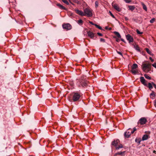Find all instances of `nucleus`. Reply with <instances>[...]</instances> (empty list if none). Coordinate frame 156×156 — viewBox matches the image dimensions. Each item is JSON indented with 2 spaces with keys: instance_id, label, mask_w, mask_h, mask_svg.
<instances>
[{
  "instance_id": "23",
  "label": "nucleus",
  "mask_w": 156,
  "mask_h": 156,
  "mask_svg": "<svg viewBox=\"0 0 156 156\" xmlns=\"http://www.w3.org/2000/svg\"><path fill=\"white\" fill-rule=\"evenodd\" d=\"M150 98L152 99H154V98H152L151 96L154 97L155 96V94L154 92L153 91H152V93L150 94Z\"/></svg>"
},
{
  "instance_id": "14",
  "label": "nucleus",
  "mask_w": 156,
  "mask_h": 156,
  "mask_svg": "<svg viewBox=\"0 0 156 156\" xmlns=\"http://www.w3.org/2000/svg\"><path fill=\"white\" fill-rule=\"evenodd\" d=\"M130 72L133 75H135L139 73V72L137 70L131 69Z\"/></svg>"
},
{
  "instance_id": "21",
  "label": "nucleus",
  "mask_w": 156,
  "mask_h": 156,
  "mask_svg": "<svg viewBox=\"0 0 156 156\" xmlns=\"http://www.w3.org/2000/svg\"><path fill=\"white\" fill-rule=\"evenodd\" d=\"M125 152V151H124L122 152H118L116 153L115 154V155H124V154Z\"/></svg>"
},
{
  "instance_id": "2",
  "label": "nucleus",
  "mask_w": 156,
  "mask_h": 156,
  "mask_svg": "<svg viewBox=\"0 0 156 156\" xmlns=\"http://www.w3.org/2000/svg\"><path fill=\"white\" fill-rule=\"evenodd\" d=\"M140 80L141 83L144 86L148 87L150 90H151L153 88V87L151 83H148V84H147V81L143 77H140Z\"/></svg>"
},
{
  "instance_id": "37",
  "label": "nucleus",
  "mask_w": 156,
  "mask_h": 156,
  "mask_svg": "<svg viewBox=\"0 0 156 156\" xmlns=\"http://www.w3.org/2000/svg\"><path fill=\"white\" fill-rule=\"evenodd\" d=\"M109 13L110 14V15L113 18H115V17L114 16V15L112 14V13L110 11H109Z\"/></svg>"
},
{
  "instance_id": "7",
  "label": "nucleus",
  "mask_w": 156,
  "mask_h": 156,
  "mask_svg": "<svg viewBox=\"0 0 156 156\" xmlns=\"http://www.w3.org/2000/svg\"><path fill=\"white\" fill-rule=\"evenodd\" d=\"M126 38L127 40L128 41L129 43L133 42V37L129 34H127L126 35Z\"/></svg>"
},
{
  "instance_id": "43",
  "label": "nucleus",
  "mask_w": 156,
  "mask_h": 156,
  "mask_svg": "<svg viewBox=\"0 0 156 156\" xmlns=\"http://www.w3.org/2000/svg\"><path fill=\"white\" fill-rule=\"evenodd\" d=\"M132 20H133V21H135V22H137V20H136V19H135V18H133L132 19Z\"/></svg>"
},
{
  "instance_id": "4",
  "label": "nucleus",
  "mask_w": 156,
  "mask_h": 156,
  "mask_svg": "<svg viewBox=\"0 0 156 156\" xmlns=\"http://www.w3.org/2000/svg\"><path fill=\"white\" fill-rule=\"evenodd\" d=\"M72 100L74 102L78 101L80 97V96L79 93L74 92L72 93Z\"/></svg>"
},
{
  "instance_id": "20",
  "label": "nucleus",
  "mask_w": 156,
  "mask_h": 156,
  "mask_svg": "<svg viewBox=\"0 0 156 156\" xmlns=\"http://www.w3.org/2000/svg\"><path fill=\"white\" fill-rule=\"evenodd\" d=\"M134 48L138 51L139 52H140L141 51H140V48H139V47L138 46V45H135L134 46Z\"/></svg>"
},
{
  "instance_id": "13",
  "label": "nucleus",
  "mask_w": 156,
  "mask_h": 156,
  "mask_svg": "<svg viewBox=\"0 0 156 156\" xmlns=\"http://www.w3.org/2000/svg\"><path fill=\"white\" fill-rule=\"evenodd\" d=\"M87 34L88 36L91 38L93 39L94 37V33L90 31H88L87 32Z\"/></svg>"
},
{
  "instance_id": "22",
  "label": "nucleus",
  "mask_w": 156,
  "mask_h": 156,
  "mask_svg": "<svg viewBox=\"0 0 156 156\" xmlns=\"http://www.w3.org/2000/svg\"><path fill=\"white\" fill-rule=\"evenodd\" d=\"M114 33L116 35V36L119 38H121V36L120 34L118 32L114 31Z\"/></svg>"
},
{
  "instance_id": "44",
  "label": "nucleus",
  "mask_w": 156,
  "mask_h": 156,
  "mask_svg": "<svg viewBox=\"0 0 156 156\" xmlns=\"http://www.w3.org/2000/svg\"><path fill=\"white\" fill-rule=\"evenodd\" d=\"M121 40L122 41H123V42H124V43H126V42L125 41V40H124V39H122V38H121Z\"/></svg>"
},
{
  "instance_id": "1",
  "label": "nucleus",
  "mask_w": 156,
  "mask_h": 156,
  "mask_svg": "<svg viewBox=\"0 0 156 156\" xmlns=\"http://www.w3.org/2000/svg\"><path fill=\"white\" fill-rule=\"evenodd\" d=\"M85 76H82L78 80L77 85L79 87L81 86L82 87H86L88 86V81L86 79Z\"/></svg>"
},
{
  "instance_id": "53",
  "label": "nucleus",
  "mask_w": 156,
  "mask_h": 156,
  "mask_svg": "<svg viewBox=\"0 0 156 156\" xmlns=\"http://www.w3.org/2000/svg\"><path fill=\"white\" fill-rule=\"evenodd\" d=\"M70 2V3H71L72 5H74V4H73V2Z\"/></svg>"
},
{
  "instance_id": "29",
  "label": "nucleus",
  "mask_w": 156,
  "mask_h": 156,
  "mask_svg": "<svg viewBox=\"0 0 156 156\" xmlns=\"http://www.w3.org/2000/svg\"><path fill=\"white\" fill-rule=\"evenodd\" d=\"M145 50L147 52L149 55H151V52L150 51L149 49L147 48H145Z\"/></svg>"
},
{
  "instance_id": "36",
  "label": "nucleus",
  "mask_w": 156,
  "mask_h": 156,
  "mask_svg": "<svg viewBox=\"0 0 156 156\" xmlns=\"http://www.w3.org/2000/svg\"><path fill=\"white\" fill-rule=\"evenodd\" d=\"M136 130V129L135 127H134L133 128V130H131V133H133Z\"/></svg>"
},
{
  "instance_id": "48",
  "label": "nucleus",
  "mask_w": 156,
  "mask_h": 156,
  "mask_svg": "<svg viewBox=\"0 0 156 156\" xmlns=\"http://www.w3.org/2000/svg\"><path fill=\"white\" fill-rule=\"evenodd\" d=\"M153 86L156 89V85L155 84H154Z\"/></svg>"
},
{
  "instance_id": "39",
  "label": "nucleus",
  "mask_w": 156,
  "mask_h": 156,
  "mask_svg": "<svg viewBox=\"0 0 156 156\" xmlns=\"http://www.w3.org/2000/svg\"><path fill=\"white\" fill-rule=\"evenodd\" d=\"M117 52L119 54L121 55L122 56H123V55H122V53L121 52H120V51H117Z\"/></svg>"
},
{
  "instance_id": "25",
  "label": "nucleus",
  "mask_w": 156,
  "mask_h": 156,
  "mask_svg": "<svg viewBox=\"0 0 156 156\" xmlns=\"http://www.w3.org/2000/svg\"><path fill=\"white\" fill-rule=\"evenodd\" d=\"M77 23L80 25H82L83 24V21L81 19H80L78 20L77 21Z\"/></svg>"
},
{
  "instance_id": "12",
  "label": "nucleus",
  "mask_w": 156,
  "mask_h": 156,
  "mask_svg": "<svg viewBox=\"0 0 156 156\" xmlns=\"http://www.w3.org/2000/svg\"><path fill=\"white\" fill-rule=\"evenodd\" d=\"M131 134H132L131 131L130 132L129 131H126L124 133V136L125 138H128L130 137Z\"/></svg>"
},
{
  "instance_id": "15",
  "label": "nucleus",
  "mask_w": 156,
  "mask_h": 156,
  "mask_svg": "<svg viewBox=\"0 0 156 156\" xmlns=\"http://www.w3.org/2000/svg\"><path fill=\"white\" fill-rule=\"evenodd\" d=\"M148 138V136L147 134H144L142 137V140L143 141L147 140Z\"/></svg>"
},
{
  "instance_id": "10",
  "label": "nucleus",
  "mask_w": 156,
  "mask_h": 156,
  "mask_svg": "<svg viewBox=\"0 0 156 156\" xmlns=\"http://www.w3.org/2000/svg\"><path fill=\"white\" fill-rule=\"evenodd\" d=\"M74 11L77 14L81 16H85V14L84 13V12L81 10H80L77 9H75Z\"/></svg>"
},
{
  "instance_id": "3",
  "label": "nucleus",
  "mask_w": 156,
  "mask_h": 156,
  "mask_svg": "<svg viewBox=\"0 0 156 156\" xmlns=\"http://www.w3.org/2000/svg\"><path fill=\"white\" fill-rule=\"evenodd\" d=\"M146 62L144 63L143 62L142 68L144 72H146V69H148V72L150 71L151 70V65L150 63L149 62L146 61Z\"/></svg>"
},
{
  "instance_id": "33",
  "label": "nucleus",
  "mask_w": 156,
  "mask_h": 156,
  "mask_svg": "<svg viewBox=\"0 0 156 156\" xmlns=\"http://www.w3.org/2000/svg\"><path fill=\"white\" fill-rule=\"evenodd\" d=\"M98 1H96L95 2V7L96 8H97L98 6Z\"/></svg>"
},
{
  "instance_id": "32",
  "label": "nucleus",
  "mask_w": 156,
  "mask_h": 156,
  "mask_svg": "<svg viewBox=\"0 0 156 156\" xmlns=\"http://www.w3.org/2000/svg\"><path fill=\"white\" fill-rule=\"evenodd\" d=\"M64 3L68 5L69 4V3L66 0H61Z\"/></svg>"
},
{
  "instance_id": "35",
  "label": "nucleus",
  "mask_w": 156,
  "mask_h": 156,
  "mask_svg": "<svg viewBox=\"0 0 156 156\" xmlns=\"http://www.w3.org/2000/svg\"><path fill=\"white\" fill-rule=\"evenodd\" d=\"M126 3H129L132 1V0H124Z\"/></svg>"
},
{
  "instance_id": "24",
  "label": "nucleus",
  "mask_w": 156,
  "mask_h": 156,
  "mask_svg": "<svg viewBox=\"0 0 156 156\" xmlns=\"http://www.w3.org/2000/svg\"><path fill=\"white\" fill-rule=\"evenodd\" d=\"M141 4L142 5L143 8L144 9L145 11H147V8L146 5L144 4L143 2H141Z\"/></svg>"
},
{
  "instance_id": "52",
  "label": "nucleus",
  "mask_w": 156,
  "mask_h": 156,
  "mask_svg": "<svg viewBox=\"0 0 156 156\" xmlns=\"http://www.w3.org/2000/svg\"><path fill=\"white\" fill-rule=\"evenodd\" d=\"M108 29H109V30H112V28L111 27H110V28H109Z\"/></svg>"
},
{
  "instance_id": "27",
  "label": "nucleus",
  "mask_w": 156,
  "mask_h": 156,
  "mask_svg": "<svg viewBox=\"0 0 156 156\" xmlns=\"http://www.w3.org/2000/svg\"><path fill=\"white\" fill-rule=\"evenodd\" d=\"M122 147H123L122 145V144H120L118 146H117V147L116 148V150H119L120 148H122Z\"/></svg>"
},
{
  "instance_id": "18",
  "label": "nucleus",
  "mask_w": 156,
  "mask_h": 156,
  "mask_svg": "<svg viewBox=\"0 0 156 156\" xmlns=\"http://www.w3.org/2000/svg\"><path fill=\"white\" fill-rule=\"evenodd\" d=\"M129 10L133 11L135 8V7L134 5H129L128 6Z\"/></svg>"
},
{
  "instance_id": "9",
  "label": "nucleus",
  "mask_w": 156,
  "mask_h": 156,
  "mask_svg": "<svg viewBox=\"0 0 156 156\" xmlns=\"http://www.w3.org/2000/svg\"><path fill=\"white\" fill-rule=\"evenodd\" d=\"M62 27L63 29H66L67 30H70L71 29V26L69 23L63 24Z\"/></svg>"
},
{
  "instance_id": "11",
  "label": "nucleus",
  "mask_w": 156,
  "mask_h": 156,
  "mask_svg": "<svg viewBox=\"0 0 156 156\" xmlns=\"http://www.w3.org/2000/svg\"><path fill=\"white\" fill-rule=\"evenodd\" d=\"M112 5L114 9L119 12L121 11V9L120 8L119 6L116 4H114L113 2L112 4Z\"/></svg>"
},
{
  "instance_id": "41",
  "label": "nucleus",
  "mask_w": 156,
  "mask_h": 156,
  "mask_svg": "<svg viewBox=\"0 0 156 156\" xmlns=\"http://www.w3.org/2000/svg\"><path fill=\"white\" fill-rule=\"evenodd\" d=\"M97 34L100 36H102L103 35L102 34L99 32L97 33Z\"/></svg>"
},
{
  "instance_id": "8",
  "label": "nucleus",
  "mask_w": 156,
  "mask_h": 156,
  "mask_svg": "<svg viewBox=\"0 0 156 156\" xmlns=\"http://www.w3.org/2000/svg\"><path fill=\"white\" fill-rule=\"evenodd\" d=\"M119 142L120 140L119 139L114 140L112 142L111 145L112 146L115 147L116 148L118 144L119 143Z\"/></svg>"
},
{
  "instance_id": "28",
  "label": "nucleus",
  "mask_w": 156,
  "mask_h": 156,
  "mask_svg": "<svg viewBox=\"0 0 156 156\" xmlns=\"http://www.w3.org/2000/svg\"><path fill=\"white\" fill-rule=\"evenodd\" d=\"M144 76L145 78L148 80H151V77L149 76L147 74H145L144 75Z\"/></svg>"
},
{
  "instance_id": "38",
  "label": "nucleus",
  "mask_w": 156,
  "mask_h": 156,
  "mask_svg": "<svg viewBox=\"0 0 156 156\" xmlns=\"http://www.w3.org/2000/svg\"><path fill=\"white\" fill-rule=\"evenodd\" d=\"M100 41L101 42H105V39L102 38H100Z\"/></svg>"
},
{
  "instance_id": "54",
  "label": "nucleus",
  "mask_w": 156,
  "mask_h": 156,
  "mask_svg": "<svg viewBox=\"0 0 156 156\" xmlns=\"http://www.w3.org/2000/svg\"><path fill=\"white\" fill-rule=\"evenodd\" d=\"M156 152V151H153V153H155Z\"/></svg>"
},
{
  "instance_id": "47",
  "label": "nucleus",
  "mask_w": 156,
  "mask_h": 156,
  "mask_svg": "<svg viewBox=\"0 0 156 156\" xmlns=\"http://www.w3.org/2000/svg\"><path fill=\"white\" fill-rule=\"evenodd\" d=\"M89 23L93 25H94V24L92 22L90 21Z\"/></svg>"
},
{
  "instance_id": "50",
  "label": "nucleus",
  "mask_w": 156,
  "mask_h": 156,
  "mask_svg": "<svg viewBox=\"0 0 156 156\" xmlns=\"http://www.w3.org/2000/svg\"><path fill=\"white\" fill-rule=\"evenodd\" d=\"M105 29L106 30L108 29V27L107 26L106 27H105Z\"/></svg>"
},
{
  "instance_id": "31",
  "label": "nucleus",
  "mask_w": 156,
  "mask_h": 156,
  "mask_svg": "<svg viewBox=\"0 0 156 156\" xmlns=\"http://www.w3.org/2000/svg\"><path fill=\"white\" fill-rule=\"evenodd\" d=\"M136 32L137 34H143V32L140 31L138 29H137L136 30Z\"/></svg>"
},
{
  "instance_id": "45",
  "label": "nucleus",
  "mask_w": 156,
  "mask_h": 156,
  "mask_svg": "<svg viewBox=\"0 0 156 156\" xmlns=\"http://www.w3.org/2000/svg\"><path fill=\"white\" fill-rule=\"evenodd\" d=\"M154 105L155 107H156V100L154 101Z\"/></svg>"
},
{
  "instance_id": "49",
  "label": "nucleus",
  "mask_w": 156,
  "mask_h": 156,
  "mask_svg": "<svg viewBox=\"0 0 156 156\" xmlns=\"http://www.w3.org/2000/svg\"><path fill=\"white\" fill-rule=\"evenodd\" d=\"M151 83L152 84V85L153 86L154 84H155L154 83L152 82Z\"/></svg>"
},
{
  "instance_id": "46",
  "label": "nucleus",
  "mask_w": 156,
  "mask_h": 156,
  "mask_svg": "<svg viewBox=\"0 0 156 156\" xmlns=\"http://www.w3.org/2000/svg\"><path fill=\"white\" fill-rule=\"evenodd\" d=\"M120 41V39H116V41L118 42H119Z\"/></svg>"
},
{
  "instance_id": "5",
  "label": "nucleus",
  "mask_w": 156,
  "mask_h": 156,
  "mask_svg": "<svg viewBox=\"0 0 156 156\" xmlns=\"http://www.w3.org/2000/svg\"><path fill=\"white\" fill-rule=\"evenodd\" d=\"M84 13L85 16L88 17H91L93 15L92 10L88 8H86L84 10Z\"/></svg>"
},
{
  "instance_id": "34",
  "label": "nucleus",
  "mask_w": 156,
  "mask_h": 156,
  "mask_svg": "<svg viewBox=\"0 0 156 156\" xmlns=\"http://www.w3.org/2000/svg\"><path fill=\"white\" fill-rule=\"evenodd\" d=\"M155 19L154 18H153L152 19L150 20V22L151 23H153L155 21Z\"/></svg>"
},
{
  "instance_id": "51",
  "label": "nucleus",
  "mask_w": 156,
  "mask_h": 156,
  "mask_svg": "<svg viewBox=\"0 0 156 156\" xmlns=\"http://www.w3.org/2000/svg\"><path fill=\"white\" fill-rule=\"evenodd\" d=\"M125 19L126 20H128V19L127 18V17H125Z\"/></svg>"
},
{
  "instance_id": "30",
  "label": "nucleus",
  "mask_w": 156,
  "mask_h": 156,
  "mask_svg": "<svg viewBox=\"0 0 156 156\" xmlns=\"http://www.w3.org/2000/svg\"><path fill=\"white\" fill-rule=\"evenodd\" d=\"M94 25L96 26V27L98 28L99 29H100V30H102V28L100 26H99L97 24H94Z\"/></svg>"
},
{
  "instance_id": "42",
  "label": "nucleus",
  "mask_w": 156,
  "mask_h": 156,
  "mask_svg": "<svg viewBox=\"0 0 156 156\" xmlns=\"http://www.w3.org/2000/svg\"><path fill=\"white\" fill-rule=\"evenodd\" d=\"M149 59L151 60V61L152 62H153L154 61V60L151 57H150L149 58Z\"/></svg>"
},
{
  "instance_id": "6",
  "label": "nucleus",
  "mask_w": 156,
  "mask_h": 156,
  "mask_svg": "<svg viewBox=\"0 0 156 156\" xmlns=\"http://www.w3.org/2000/svg\"><path fill=\"white\" fill-rule=\"evenodd\" d=\"M147 122V119L145 117H142L137 122L138 124L140 123L141 125L145 124Z\"/></svg>"
},
{
  "instance_id": "19",
  "label": "nucleus",
  "mask_w": 156,
  "mask_h": 156,
  "mask_svg": "<svg viewBox=\"0 0 156 156\" xmlns=\"http://www.w3.org/2000/svg\"><path fill=\"white\" fill-rule=\"evenodd\" d=\"M137 68H138L137 65L136 63H134L132 67V69H135Z\"/></svg>"
},
{
  "instance_id": "55",
  "label": "nucleus",
  "mask_w": 156,
  "mask_h": 156,
  "mask_svg": "<svg viewBox=\"0 0 156 156\" xmlns=\"http://www.w3.org/2000/svg\"><path fill=\"white\" fill-rule=\"evenodd\" d=\"M69 1L70 2V1H71V0H69Z\"/></svg>"
},
{
  "instance_id": "40",
  "label": "nucleus",
  "mask_w": 156,
  "mask_h": 156,
  "mask_svg": "<svg viewBox=\"0 0 156 156\" xmlns=\"http://www.w3.org/2000/svg\"><path fill=\"white\" fill-rule=\"evenodd\" d=\"M152 66L156 69V63H154L152 64Z\"/></svg>"
},
{
  "instance_id": "26",
  "label": "nucleus",
  "mask_w": 156,
  "mask_h": 156,
  "mask_svg": "<svg viewBox=\"0 0 156 156\" xmlns=\"http://www.w3.org/2000/svg\"><path fill=\"white\" fill-rule=\"evenodd\" d=\"M141 141V140L140 138H136L135 139V142L136 143H137L139 144H140V143Z\"/></svg>"
},
{
  "instance_id": "17",
  "label": "nucleus",
  "mask_w": 156,
  "mask_h": 156,
  "mask_svg": "<svg viewBox=\"0 0 156 156\" xmlns=\"http://www.w3.org/2000/svg\"><path fill=\"white\" fill-rule=\"evenodd\" d=\"M72 2L78 4H81V2L78 0H71V1H70V2Z\"/></svg>"
},
{
  "instance_id": "16",
  "label": "nucleus",
  "mask_w": 156,
  "mask_h": 156,
  "mask_svg": "<svg viewBox=\"0 0 156 156\" xmlns=\"http://www.w3.org/2000/svg\"><path fill=\"white\" fill-rule=\"evenodd\" d=\"M57 5L58 6L59 8L61 9H65L66 10V9L65 8V7L63 6V5H61L59 3H57Z\"/></svg>"
}]
</instances>
